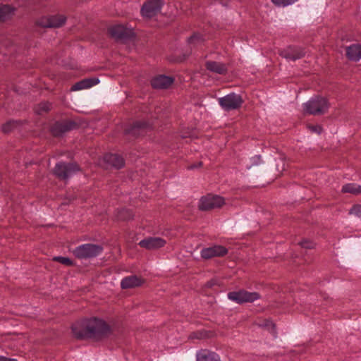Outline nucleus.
<instances>
[{"label":"nucleus","mask_w":361,"mask_h":361,"mask_svg":"<svg viewBox=\"0 0 361 361\" xmlns=\"http://www.w3.org/2000/svg\"><path fill=\"white\" fill-rule=\"evenodd\" d=\"M279 54L286 59L295 61L302 58L305 54V51L300 47L290 46L286 49L281 50Z\"/></svg>","instance_id":"17"},{"label":"nucleus","mask_w":361,"mask_h":361,"mask_svg":"<svg viewBox=\"0 0 361 361\" xmlns=\"http://www.w3.org/2000/svg\"><path fill=\"white\" fill-rule=\"evenodd\" d=\"M80 170L75 162L59 161L56 164L53 173L60 180H67Z\"/></svg>","instance_id":"3"},{"label":"nucleus","mask_w":361,"mask_h":361,"mask_svg":"<svg viewBox=\"0 0 361 361\" xmlns=\"http://www.w3.org/2000/svg\"><path fill=\"white\" fill-rule=\"evenodd\" d=\"M66 22V18L61 15L50 16L42 18L38 20V25L44 27H59Z\"/></svg>","instance_id":"13"},{"label":"nucleus","mask_w":361,"mask_h":361,"mask_svg":"<svg viewBox=\"0 0 361 361\" xmlns=\"http://www.w3.org/2000/svg\"><path fill=\"white\" fill-rule=\"evenodd\" d=\"M218 100L221 107L226 111L238 109L243 103L242 97L233 92H231L225 97L219 98Z\"/></svg>","instance_id":"6"},{"label":"nucleus","mask_w":361,"mask_h":361,"mask_svg":"<svg viewBox=\"0 0 361 361\" xmlns=\"http://www.w3.org/2000/svg\"><path fill=\"white\" fill-rule=\"evenodd\" d=\"M145 282V280L136 275H131L124 277L121 282V287L123 289L133 288L135 287L141 286Z\"/></svg>","instance_id":"18"},{"label":"nucleus","mask_w":361,"mask_h":361,"mask_svg":"<svg viewBox=\"0 0 361 361\" xmlns=\"http://www.w3.org/2000/svg\"><path fill=\"white\" fill-rule=\"evenodd\" d=\"M350 214L361 218V204H355L353 206L350 210Z\"/></svg>","instance_id":"32"},{"label":"nucleus","mask_w":361,"mask_h":361,"mask_svg":"<svg viewBox=\"0 0 361 361\" xmlns=\"http://www.w3.org/2000/svg\"><path fill=\"white\" fill-rule=\"evenodd\" d=\"M153 123L149 121H137L125 129V134L135 137L141 135V132L153 126Z\"/></svg>","instance_id":"12"},{"label":"nucleus","mask_w":361,"mask_h":361,"mask_svg":"<svg viewBox=\"0 0 361 361\" xmlns=\"http://www.w3.org/2000/svg\"><path fill=\"white\" fill-rule=\"evenodd\" d=\"M259 326L267 329L274 338H276L277 333L276 331V325L271 320L264 319L259 324Z\"/></svg>","instance_id":"28"},{"label":"nucleus","mask_w":361,"mask_h":361,"mask_svg":"<svg viewBox=\"0 0 361 361\" xmlns=\"http://www.w3.org/2000/svg\"><path fill=\"white\" fill-rule=\"evenodd\" d=\"M228 298L237 303L253 302L260 298V294L257 292H249L241 289L238 291H231L227 294Z\"/></svg>","instance_id":"5"},{"label":"nucleus","mask_w":361,"mask_h":361,"mask_svg":"<svg viewBox=\"0 0 361 361\" xmlns=\"http://www.w3.org/2000/svg\"><path fill=\"white\" fill-rule=\"evenodd\" d=\"M202 36L199 34H195L193 35L190 39H189V44L190 45H195L197 43H200L202 41Z\"/></svg>","instance_id":"33"},{"label":"nucleus","mask_w":361,"mask_h":361,"mask_svg":"<svg viewBox=\"0 0 361 361\" xmlns=\"http://www.w3.org/2000/svg\"><path fill=\"white\" fill-rule=\"evenodd\" d=\"M75 338L79 340L100 341L112 334L111 326L102 319L92 317L76 321L71 326Z\"/></svg>","instance_id":"1"},{"label":"nucleus","mask_w":361,"mask_h":361,"mask_svg":"<svg viewBox=\"0 0 361 361\" xmlns=\"http://www.w3.org/2000/svg\"><path fill=\"white\" fill-rule=\"evenodd\" d=\"M22 124L20 120H9L3 124L1 130L4 133H9Z\"/></svg>","instance_id":"25"},{"label":"nucleus","mask_w":361,"mask_h":361,"mask_svg":"<svg viewBox=\"0 0 361 361\" xmlns=\"http://www.w3.org/2000/svg\"><path fill=\"white\" fill-rule=\"evenodd\" d=\"M99 80L97 78H85L78 82H75L71 88L70 90H82L84 89H89L98 84Z\"/></svg>","instance_id":"20"},{"label":"nucleus","mask_w":361,"mask_h":361,"mask_svg":"<svg viewBox=\"0 0 361 361\" xmlns=\"http://www.w3.org/2000/svg\"><path fill=\"white\" fill-rule=\"evenodd\" d=\"M297 0H271L276 6H286L295 3Z\"/></svg>","instance_id":"31"},{"label":"nucleus","mask_w":361,"mask_h":361,"mask_svg":"<svg viewBox=\"0 0 361 361\" xmlns=\"http://www.w3.org/2000/svg\"><path fill=\"white\" fill-rule=\"evenodd\" d=\"M206 70L213 74L225 75L228 73V64L216 61H207L205 62Z\"/></svg>","instance_id":"14"},{"label":"nucleus","mask_w":361,"mask_h":361,"mask_svg":"<svg viewBox=\"0 0 361 361\" xmlns=\"http://www.w3.org/2000/svg\"><path fill=\"white\" fill-rule=\"evenodd\" d=\"M104 161L107 164L117 169L123 168L125 165V161L123 157L117 154H106L104 156Z\"/></svg>","instance_id":"19"},{"label":"nucleus","mask_w":361,"mask_h":361,"mask_svg":"<svg viewBox=\"0 0 361 361\" xmlns=\"http://www.w3.org/2000/svg\"><path fill=\"white\" fill-rule=\"evenodd\" d=\"M133 213L129 209L123 208L118 210L117 219L121 221H128L133 218Z\"/></svg>","instance_id":"27"},{"label":"nucleus","mask_w":361,"mask_h":361,"mask_svg":"<svg viewBox=\"0 0 361 361\" xmlns=\"http://www.w3.org/2000/svg\"><path fill=\"white\" fill-rule=\"evenodd\" d=\"M225 204L224 197L219 195H207L202 197L198 205L201 211H208L215 208H219Z\"/></svg>","instance_id":"7"},{"label":"nucleus","mask_w":361,"mask_h":361,"mask_svg":"<svg viewBox=\"0 0 361 361\" xmlns=\"http://www.w3.org/2000/svg\"><path fill=\"white\" fill-rule=\"evenodd\" d=\"M346 55L352 61H358L361 59V44H355L346 48Z\"/></svg>","instance_id":"21"},{"label":"nucleus","mask_w":361,"mask_h":361,"mask_svg":"<svg viewBox=\"0 0 361 361\" xmlns=\"http://www.w3.org/2000/svg\"><path fill=\"white\" fill-rule=\"evenodd\" d=\"M202 163L200 161L197 165L196 164H192L188 166V169H194L197 167H200L202 166Z\"/></svg>","instance_id":"37"},{"label":"nucleus","mask_w":361,"mask_h":361,"mask_svg":"<svg viewBox=\"0 0 361 361\" xmlns=\"http://www.w3.org/2000/svg\"><path fill=\"white\" fill-rule=\"evenodd\" d=\"M77 127L75 122L71 120H63L55 122L51 127V133L54 137H60L63 133L75 129Z\"/></svg>","instance_id":"8"},{"label":"nucleus","mask_w":361,"mask_h":361,"mask_svg":"<svg viewBox=\"0 0 361 361\" xmlns=\"http://www.w3.org/2000/svg\"><path fill=\"white\" fill-rule=\"evenodd\" d=\"M54 260L66 266H72L73 264V261L66 257H54Z\"/></svg>","instance_id":"29"},{"label":"nucleus","mask_w":361,"mask_h":361,"mask_svg":"<svg viewBox=\"0 0 361 361\" xmlns=\"http://www.w3.org/2000/svg\"><path fill=\"white\" fill-rule=\"evenodd\" d=\"M228 253V249L222 245H214L203 248L200 252L201 257L209 259L216 257H224Z\"/></svg>","instance_id":"11"},{"label":"nucleus","mask_w":361,"mask_h":361,"mask_svg":"<svg viewBox=\"0 0 361 361\" xmlns=\"http://www.w3.org/2000/svg\"><path fill=\"white\" fill-rule=\"evenodd\" d=\"M103 250V247L100 245L86 243L76 247L73 250V254L80 259H90L101 255Z\"/></svg>","instance_id":"4"},{"label":"nucleus","mask_w":361,"mask_h":361,"mask_svg":"<svg viewBox=\"0 0 361 361\" xmlns=\"http://www.w3.org/2000/svg\"><path fill=\"white\" fill-rule=\"evenodd\" d=\"M0 361H18L14 358H8L5 356L0 355Z\"/></svg>","instance_id":"36"},{"label":"nucleus","mask_w":361,"mask_h":361,"mask_svg":"<svg viewBox=\"0 0 361 361\" xmlns=\"http://www.w3.org/2000/svg\"><path fill=\"white\" fill-rule=\"evenodd\" d=\"M197 361H220V357L214 352L202 350L197 353Z\"/></svg>","instance_id":"22"},{"label":"nucleus","mask_w":361,"mask_h":361,"mask_svg":"<svg viewBox=\"0 0 361 361\" xmlns=\"http://www.w3.org/2000/svg\"><path fill=\"white\" fill-rule=\"evenodd\" d=\"M109 33L112 37L118 40L130 39L133 36V30L122 25H116L109 27Z\"/></svg>","instance_id":"9"},{"label":"nucleus","mask_w":361,"mask_h":361,"mask_svg":"<svg viewBox=\"0 0 361 361\" xmlns=\"http://www.w3.org/2000/svg\"><path fill=\"white\" fill-rule=\"evenodd\" d=\"M52 108V104L49 102H42L37 104L35 108V112L38 115H43L48 113Z\"/></svg>","instance_id":"24"},{"label":"nucleus","mask_w":361,"mask_h":361,"mask_svg":"<svg viewBox=\"0 0 361 361\" xmlns=\"http://www.w3.org/2000/svg\"><path fill=\"white\" fill-rule=\"evenodd\" d=\"M307 128L312 133L319 135L322 132V127L319 125H309Z\"/></svg>","instance_id":"34"},{"label":"nucleus","mask_w":361,"mask_h":361,"mask_svg":"<svg viewBox=\"0 0 361 361\" xmlns=\"http://www.w3.org/2000/svg\"><path fill=\"white\" fill-rule=\"evenodd\" d=\"M250 164L247 166V169H250L251 167L258 166L262 163L260 155H255L250 159Z\"/></svg>","instance_id":"30"},{"label":"nucleus","mask_w":361,"mask_h":361,"mask_svg":"<svg viewBox=\"0 0 361 361\" xmlns=\"http://www.w3.org/2000/svg\"><path fill=\"white\" fill-rule=\"evenodd\" d=\"M162 4L161 0H149L142 6L141 13L145 18H152L160 12Z\"/></svg>","instance_id":"10"},{"label":"nucleus","mask_w":361,"mask_h":361,"mask_svg":"<svg viewBox=\"0 0 361 361\" xmlns=\"http://www.w3.org/2000/svg\"><path fill=\"white\" fill-rule=\"evenodd\" d=\"M174 78L171 76L160 74L151 80L152 87L154 89H168L172 87Z\"/></svg>","instance_id":"15"},{"label":"nucleus","mask_w":361,"mask_h":361,"mask_svg":"<svg viewBox=\"0 0 361 361\" xmlns=\"http://www.w3.org/2000/svg\"><path fill=\"white\" fill-rule=\"evenodd\" d=\"M166 242L159 237H148L140 240L138 245L147 250H156L164 247Z\"/></svg>","instance_id":"16"},{"label":"nucleus","mask_w":361,"mask_h":361,"mask_svg":"<svg viewBox=\"0 0 361 361\" xmlns=\"http://www.w3.org/2000/svg\"><path fill=\"white\" fill-rule=\"evenodd\" d=\"M195 337L197 338H201L202 336H195Z\"/></svg>","instance_id":"38"},{"label":"nucleus","mask_w":361,"mask_h":361,"mask_svg":"<svg viewBox=\"0 0 361 361\" xmlns=\"http://www.w3.org/2000/svg\"><path fill=\"white\" fill-rule=\"evenodd\" d=\"M15 8L9 5H0V22L9 19L14 13Z\"/></svg>","instance_id":"23"},{"label":"nucleus","mask_w":361,"mask_h":361,"mask_svg":"<svg viewBox=\"0 0 361 361\" xmlns=\"http://www.w3.org/2000/svg\"><path fill=\"white\" fill-rule=\"evenodd\" d=\"M306 114L318 116L324 114L329 108L328 99L322 96H314L303 104Z\"/></svg>","instance_id":"2"},{"label":"nucleus","mask_w":361,"mask_h":361,"mask_svg":"<svg viewBox=\"0 0 361 361\" xmlns=\"http://www.w3.org/2000/svg\"><path fill=\"white\" fill-rule=\"evenodd\" d=\"M300 245L302 247L305 249H312L314 247L313 242L307 240H304L300 243Z\"/></svg>","instance_id":"35"},{"label":"nucleus","mask_w":361,"mask_h":361,"mask_svg":"<svg viewBox=\"0 0 361 361\" xmlns=\"http://www.w3.org/2000/svg\"><path fill=\"white\" fill-rule=\"evenodd\" d=\"M341 191L343 193L361 194V185L356 183H347L342 187Z\"/></svg>","instance_id":"26"}]
</instances>
